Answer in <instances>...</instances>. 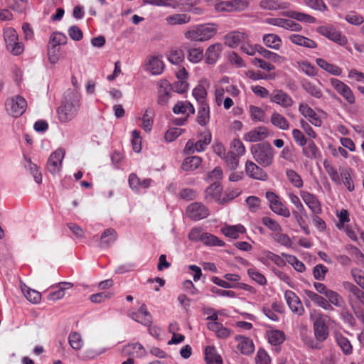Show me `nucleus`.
<instances>
[{"mask_svg":"<svg viewBox=\"0 0 364 364\" xmlns=\"http://www.w3.org/2000/svg\"><path fill=\"white\" fill-rule=\"evenodd\" d=\"M264 45L274 50H279L282 46V40L278 35L268 33L263 36Z\"/></svg>","mask_w":364,"mask_h":364,"instance_id":"obj_41","label":"nucleus"},{"mask_svg":"<svg viewBox=\"0 0 364 364\" xmlns=\"http://www.w3.org/2000/svg\"><path fill=\"white\" fill-rule=\"evenodd\" d=\"M288 38L293 44L296 46L307 48H316L317 47V43L314 41L299 34H290Z\"/></svg>","mask_w":364,"mask_h":364,"instance_id":"obj_27","label":"nucleus"},{"mask_svg":"<svg viewBox=\"0 0 364 364\" xmlns=\"http://www.w3.org/2000/svg\"><path fill=\"white\" fill-rule=\"evenodd\" d=\"M172 85L166 80H161L159 83L158 102L161 105H166L171 96Z\"/></svg>","mask_w":364,"mask_h":364,"instance_id":"obj_21","label":"nucleus"},{"mask_svg":"<svg viewBox=\"0 0 364 364\" xmlns=\"http://www.w3.org/2000/svg\"><path fill=\"white\" fill-rule=\"evenodd\" d=\"M190 20L191 17L186 14H175L166 18V22L169 26L186 24Z\"/></svg>","mask_w":364,"mask_h":364,"instance_id":"obj_40","label":"nucleus"},{"mask_svg":"<svg viewBox=\"0 0 364 364\" xmlns=\"http://www.w3.org/2000/svg\"><path fill=\"white\" fill-rule=\"evenodd\" d=\"M249 277L259 285H265L267 279L255 267H251L247 269Z\"/></svg>","mask_w":364,"mask_h":364,"instance_id":"obj_58","label":"nucleus"},{"mask_svg":"<svg viewBox=\"0 0 364 364\" xmlns=\"http://www.w3.org/2000/svg\"><path fill=\"white\" fill-rule=\"evenodd\" d=\"M268 341L271 345L279 346L285 340L284 333L279 330H270L267 332Z\"/></svg>","mask_w":364,"mask_h":364,"instance_id":"obj_44","label":"nucleus"},{"mask_svg":"<svg viewBox=\"0 0 364 364\" xmlns=\"http://www.w3.org/2000/svg\"><path fill=\"white\" fill-rule=\"evenodd\" d=\"M259 54L264 58L272 60L276 63H282L285 61V58L279 54L265 49L264 47L259 48Z\"/></svg>","mask_w":364,"mask_h":364,"instance_id":"obj_51","label":"nucleus"},{"mask_svg":"<svg viewBox=\"0 0 364 364\" xmlns=\"http://www.w3.org/2000/svg\"><path fill=\"white\" fill-rule=\"evenodd\" d=\"M168 60L173 64L178 65L184 59V54L182 50L178 48H171L166 53Z\"/></svg>","mask_w":364,"mask_h":364,"instance_id":"obj_47","label":"nucleus"},{"mask_svg":"<svg viewBox=\"0 0 364 364\" xmlns=\"http://www.w3.org/2000/svg\"><path fill=\"white\" fill-rule=\"evenodd\" d=\"M336 215L338 219V222L336 223V227L338 230H341L346 225H348V223L350 222V215L347 210L343 208L337 210Z\"/></svg>","mask_w":364,"mask_h":364,"instance_id":"obj_50","label":"nucleus"},{"mask_svg":"<svg viewBox=\"0 0 364 364\" xmlns=\"http://www.w3.org/2000/svg\"><path fill=\"white\" fill-rule=\"evenodd\" d=\"M251 151L255 160L262 166L267 167L272 164L274 150L269 143L255 144L252 146Z\"/></svg>","mask_w":364,"mask_h":364,"instance_id":"obj_5","label":"nucleus"},{"mask_svg":"<svg viewBox=\"0 0 364 364\" xmlns=\"http://www.w3.org/2000/svg\"><path fill=\"white\" fill-rule=\"evenodd\" d=\"M314 333L316 340L305 338V343L312 349H321V343L326 341L329 334L328 327L326 324V316L319 315L314 322Z\"/></svg>","mask_w":364,"mask_h":364,"instance_id":"obj_3","label":"nucleus"},{"mask_svg":"<svg viewBox=\"0 0 364 364\" xmlns=\"http://www.w3.org/2000/svg\"><path fill=\"white\" fill-rule=\"evenodd\" d=\"M345 289L349 291L348 300L349 305L358 319L364 324V291L350 282L343 284Z\"/></svg>","mask_w":364,"mask_h":364,"instance_id":"obj_2","label":"nucleus"},{"mask_svg":"<svg viewBox=\"0 0 364 364\" xmlns=\"http://www.w3.org/2000/svg\"><path fill=\"white\" fill-rule=\"evenodd\" d=\"M221 231L226 237L237 239L239 237L240 234H242L245 232V228L240 224L225 225L221 229Z\"/></svg>","mask_w":364,"mask_h":364,"instance_id":"obj_34","label":"nucleus"},{"mask_svg":"<svg viewBox=\"0 0 364 364\" xmlns=\"http://www.w3.org/2000/svg\"><path fill=\"white\" fill-rule=\"evenodd\" d=\"M272 237L274 241L279 243V245L287 247H291L292 242L291 238L288 235L282 233V231L277 232L273 235Z\"/></svg>","mask_w":364,"mask_h":364,"instance_id":"obj_62","label":"nucleus"},{"mask_svg":"<svg viewBox=\"0 0 364 364\" xmlns=\"http://www.w3.org/2000/svg\"><path fill=\"white\" fill-rule=\"evenodd\" d=\"M69 343L74 350H80L83 346L82 337L77 332H73L70 334Z\"/></svg>","mask_w":364,"mask_h":364,"instance_id":"obj_63","label":"nucleus"},{"mask_svg":"<svg viewBox=\"0 0 364 364\" xmlns=\"http://www.w3.org/2000/svg\"><path fill=\"white\" fill-rule=\"evenodd\" d=\"M328 272V268L323 264H316L313 269V276L315 279L323 281L325 279L326 274Z\"/></svg>","mask_w":364,"mask_h":364,"instance_id":"obj_64","label":"nucleus"},{"mask_svg":"<svg viewBox=\"0 0 364 364\" xmlns=\"http://www.w3.org/2000/svg\"><path fill=\"white\" fill-rule=\"evenodd\" d=\"M271 123L282 130H287L289 128L288 120L277 112H272L270 118Z\"/></svg>","mask_w":364,"mask_h":364,"instance_id":"obj_38","label":"nucleus"},{"mask_svg":"<svg viewBox=\"0 0 364 364\" xmlns=\"http://www.w3.org/2000/svg\"><path fill=\"white\" fill-rule=\"evenodd\" d=\"M117 238V233L114 229H107L101 236L100 245L102 247H109Z\"/></svg>","mask_w":364,"mask_h":364,"instance_id":"obj_46","label":"nucleus"},{"mask_svg":"<svg viewBox=\"0 0 364 364\" xmlns=\"http://www.w3.org/2000/svg\"><path fill=\"white\" fill-rule=\"evenodd\" d=\"M186 215L193 220H200L209 215V210L201 203H193L187 207Z\"/></svg>","mask_w":364,"mask_h":364,"instance_id":"obj_12","label":"nucleus"},{"mask_svg":"<svg viewBox=\"0 0 364 364\" xmlns=\"http://www.w3.org/2000/svg\"><path fill=\"white\" fill-rule=\"evenodd\" d=\"M208 327L214 331L218 338H226L230 335V331L218 322L208 323Z\"/></svg>","mask_w":364,"mask_h":364,"instance_id":"obj_45","label":"nucleus"},{"mask_svg":"<svg viewBox=\"0 0 364 364\" xmlns=\"http://www.w3.org/2000/svg\"><path fill=\"white\" fill-rule=\"evenodd\" d=\"M67 43L66 36L60 32H54L50 36L49 43L48 46L58 47Z\"/></svg>","mask_w":364,"mask_h":364,"instance_id":"obj_54","label":"nucleus"},{"mask_svg":"<svg viewBox=\"0 0 364 364\" xmlns=\"http://www.w3.org/2000/svg\"><path fill=\"white\" fill-rule=\"evenodd\" d=\"M212 136L209 131H205L200 135V139L196 141L198 152L203 151L211 142Z\"/></svg>","mask_w":364,"mask_h":364,"instance_id":"obj_49","label":"nucleus"},{"mask_svg":"<svg viewBox=\"0 0 364 364\" xmlns=\"http://www.w3.org/2000/svg\"><path fill=\"white\" fill-rule=\"evenodd\" d=\"M202 242L204 245L208 246L223 247L225 245L224 242L220 240L218 237L207 232H205L202 238Z\"/></svg>","mask_w":364,"mask_h":364,"instance_id":"obj_59","label":"nucleus"},{"mask_svg":"<svg viewBox=\"0 0 364 364\" xmlns=\"http://www.w3.org/2000/svg\"><path fill=\"white\" fill-rule=\"evenodd\" d=\"M193 96L199 105L208 104L206 102L207 91L203 85L196 86L193 90Z\"/></svg>","mask_w":364,"mask_h":364,"instance_id":"obj_53","label":"nucleus"},{"mask_svg":"<svg viewBox=\"0 0 364 364\" xmlns=\"http://www.w3.org/2000/svg\"><path fill=\"white\" fill-rule=\"evenodd\" d=\"M282 256L285 258V261L291 265L296 271L299 272L305 271L306 267L304 264L295 256L285 253H282Z\"/></svg>","mask_w":364,"mask_h":364,"instance_id":"obj_48","label":"nucleus"},{"mask_svg":"<svg viewBox=\"0 0 364 364\" xmlns=\"http://www.w3.org/2000/svg\"><path fill=\"white\" fill-rule=\"evenodd\" d=\"M145 71L149 73L152 75H161L165 68L164 63L162 60V55L159 54L149 55L146 58L144 65Z\"/></svg>","mask_w":364,"mask_h":364,"instance_id":"obj_9","label":"nucleus"},{"mask_svg":"<svg viewBox=\"0 0 364 364\" xmlns=\"http://www.w3.org/2000/svg\"><path fill=\"white\" fill-rule=\"evenodd\" d=\"M128 316L146 326H149L152 322L151 316L144 304H142L136 311L129 310Z\"/></svg>","mask_w":364,"mask_h":364,"instance_id":"obj_14","label":"nucleus"},{"mask_svg":"<svg viewBox=\"0 0 364 364\" xmlns=\"http://www.w3.org/2000/svg\"><path fill=\"white\" fill-rule=\"evenodd\" d=\"M196 120L201 126H205L209 122L210 108L208 104L199 105Z\"/></svg>","mask_w":364,"mask_h":364,"instance_id":"obj_43","label":"nucleus"},{"mask_svg":"<svg viewBox=\"0 0 364 364\" xmlns=\"http://www.w3.org/2000/svg\"><path fill=\"white\" fill-rule=\"evenodd\" d=\"M269 100L283 108H289L294 104L292 97L288 93L279 89H275L272 91Z\"/></svg>","mask_w":364,"mask_h":364,"instance_id":"obj_11","label":"nucleus"},{"mask_svg":"<svg viewBox=\"0 0 364 364\" xmlns=\"http://www.w3.org/2000/svg\"><path fill=\"white\" fill-rule=\"evenodd\" d=\"M218 29L215 23H205L193 26L187 30L184 36L191 41H205L213 38Z\"/></svg>","mask_w":364,"mask_h":364,"instance_id":"obj_4","label":"nucleus"},{"mask_svg":"<svg viewBox=\"0 0 364 364\" xmlns=\"http://www.w3.org/2000/svg\"><path fill=\"white\" fill-rule=\"evenodd\" d=\"M173 112L176 114H186L188 117L190 114L195 113L193 105L187 101H179L173 107Z\"/></svg>","mask_w":364,"mask_h":364,"instance_id":"obj_32","label":"nucleus"},{"mask_svg":"<svg viewBox=\"0 0 364 364\" xmlns=\"http://www.w3.org/2000/svg\"><path fill=\"white\" fill-rule=\"evenodd\" d=\"M300 196L304 203L314 215H319L321 213V204L315 195L306 191H301Z\"/></svg>","mask_w":364,"mask_h":364,"instance_id":"obj_13","label":"nucleus"},{"mask_svg":"<svg viewBox=\"0 0 364 364\" xmlns=\"http://www.w3.org/2000/svg\"><path fill=\"white\" fill-rule=\"evenodd\" d=\"M225 44L230 48H236L243 42L248 41V35L245 32L234 31L225 35Z\"/></svg>","mask_w":364,"mask_h":364,"instance_id":"obj_18","label":"nucleus"},{"mask_svg":"<svg viewBox=\"0 0 364 364\" xmlns=\"http://www.w3.org/2000/svg\"><path fill=\"white\" fill-rule=\"evenodd\" d=\"M48 59L50 63L55 65L60 59V48L56 46H48Z\"/></svg>","mask_w":364,"mask_h":364,"instance_id":"obj_60","label":"nucleus"},{"mask_svg":"<svg viewBox=\"0 0 364 364\" xmlns=\"http://www.w3.org/2000/svg\"><path fill=\"white\" fill-rule=\"evenodd\" d=\"M27 102L21 95H15L9 97L5 102L6 112L14 117L22 115L26 110Z\"/></svg>","mask_w":364,"mask_h":364,"instance_id":"obj_6","label":"nucleus"},{"mask_svg":"<svg viewBox=\"0 0 364 364\" xmlns=\"http://www.w3.org/2000/svg\"><path fill=\"white\" fill-rule=\"evenodd\" d=\"M284 16L291 18L292 19H295L296 21L308 23H313L316 21V19L314 17L302 13L299 11H289L284 13Z\"/></svg>","mask_w":364,"mask_h":364,"instance_id":"obj_42","label":"nucleus"},{"mask_svg":"<svg viewBox=\"0 0 364 364\" xmlns=\"http://www.w3.org/2000/svg\"><path fill=\"white\" fill-rule=\"evenodd\" d=\"M203 56V50L201 48H193L188 50V60L193 63H199Z\"/></svg>","mask_w":364,"mask_h":364,"instance_id":"obj_55","label":"nucleus"},{"mask_svg":"<svg viewBox=\"0 0 364 364\" xmlns=\"http://www.w3.org/2000/svg\"><path fill=\"white\" fill-rule=\"evenodd\" d=\"M299 112L315 127H320L322 124L321 119L315 111L306 103H301L299 106Z\"/></svg>","mask_w":364,"mask_h":364,"instance_id":"obj_24","label":"nucleus"},{"mask_svg":"<svg viewBox=\"0 0 364 364\" xmlns=\"http://www.w3.org/2000/svg\"><path fill=\"white\" fill-rule=\"evenodd\" d=\"M151 178L141 180L135 173H131L129 176V184L132 190L136 193H141L149 188L153 183Z\"/></svg>","mask_w":364,"mask_h":364,"instance_id":"obj_19","label":"nucleus"},{"mask_svg":"<svg viewBox=\"0 0 364 364\" xmlns=\"http://www.w3.org/2000/svg\"><path fill=\"white\" fill-rule=\"evenodd\" d=\"M73 284L70 282H60L57 285L50 287V291L47 295L48 301H55L63 298L65 291L71 289Z\"/></svg>","mask_w":364,"mask_h":364,"instance_id":"obj_15","label":"nucleus"},{"mask_svg":"<svg viewBox=\"0 0 364 364\" xmlns=\"http://www.w3.org/2000/svg\"><path fill=\"white\" fill-rule=\"evenodd\" d=\"M269 136V130L265 127H256L244 135V139L250 142L262 141Z\"/></svg>","mask_w":364,"mask_h":364,"instance_id":"obj_22","label":"nucleus"},{"mask_svg":"<svg viewBox=\"0 0 364 364\" xmlns=\"http://www.w3.org/2000/svg\"><path fill=\"white\" fill-rule=\"evenodd\" d=\"M304 89L311 96L316 98H321L323 95L321 89L315 84L310 82H304L303 84Z\"/></svg>","mask_w":364,"mask_h":364,"instance_id":"obj_61","label":"nucleus"},{"mask_svg":"<svg viewBox=\"0 0 364 364\" xmlns=\"http://www.w3.org/2000/svg\"><path fill=\"white\" fill-rule=\"evenodd\" d=\"M304 294L310 301L323 309L326 311L333 310V307L328 305L326 299L318 293L306 289L304 290Z\"/></svg>","mask_w":364,"mask_h":364,"instance_id":"obj_28","label":"nucleus"},{"mask_svg":"<svg viewBox=\"0 0 364 364\" xmlns=\"http://www.w3.org/2000/svg\"><path fill=\"white\" fill-rule=\"evenodd\" d=\"M223 188L219 182H213L205 190V199L209 201L222 203Z\"/></svg>","mask_w":364,"mask_h":364,"instance_id":"obj_23","label":"nucleus"},{"mask_svg":"<svg viewBox=\"0 0 364 364\" xmlns=\"http://www.w3.org/2000/svg\"><path fill=\"white\" fill-rule=\"evenodd\" d=\"M336 340L337 344L339 346L343 353L346 355L352 353V346L350 341L341 334L336 335Z\"/></svg>","mask_w":364,"mask_h":364,"instance_id":"obj_52","label":"nucleus"},{"mask_svg":"<svg viewBox=\"0 0 364 364\" xmlns=\"http://www.w3.org/2000/svg\"><path fill=\"white\" fill-rule=\"evenodd\" d=\"M317 31L321 35L341 46H344L348 42L346 36L333 26H320L318 28Z\"/></svg>","mask_w":364,"mask_h":364,"instance_id":"obj_10","label":"nucleus"},{"mask_svg":"<svg viewBox=\"0 0 364 364\" xmlns=\"http://www.w3.org/2000/svg\"><path fill=\"white\" fill-rule=\"evenodd\" d=\"M330 85L335 91L343 97V99L350 105L355 103V96L351 88L344 82L337 78H330Z\"/></svg>","mask_w":364,"mask_h":364,"instance_id":"obj_8","label":"nucleus"},{"mask_svg":"<svg viewBox=\"0 0 364 364\" xmlns=\"http://www.w3.org/2000/svg\"><path fill=\"white\" fill-rule=\"evenodd\" d=\"M26 164H25V167L29 170L30 173L33 176L35 181L37 183H41L42 182V175L38 171V166L33 164L30 159H26Z\"/></svg>","mask_w":364,"mask_h":364,"instance_id":"obj_57","label":"nucleus"},{"mask_svg":"<svg viewBox=\"0 0 364 364\" xmlns=\"http://www.w3.org/2000/svg\"><path fill=\"white\" fill-rule=\"evenodd\" d=\"M286 175L289 182L296 188H300L303 186L304 183L301 177L292 169H287Z\"/></svg>","mask_w":364,"mask_h":364,"instance_id":"obj_56","label":"nucleus"},{"mask_svg":"<svg viewBox=\"0 0 364 364\" xmlns=\"http://www.w3.org/2000/svg\"><path fill=\"white\" fill-rule=\"evenodd\" d=\"M316 63L317 65L325 70L328 73L334 75V76H340L342 74V68L338 66L337 65L332 64L325 59L323 58H316Z\"/></svg>","mask_w":364,"mask_h":364,"instance_id":"obj_31","label":"nucleus"},{"mask_svg":"<svg viewBox=\"0 0 364 364\" xmlns=\"http://www.w3.org/2000/svg\"><path fill=\"white\" fill-rule=\"evenodd\" d=\"M21 291L28 301L32 304H38L41 300V294L34 289L28 287L26 284L21 285Z\"/></svg>","mask_w":364,"mask_h":364,"instance_id":"obj_37","label":"nucleus"},{"mask_svg":"<svg viewBox=\"0 0 364 364\" xmlns=\"http://www.w3.org/2000/svg\"><path fill=\"white\" fill-rule=\"evenodd\" d=\"M302 147L303 155L309 159H316L321 155L318 147L312 140L308 141L307 144Z\"/></svg>","mask_w":364,"mask_h":364,"instance_id":"obj_36","label":"nucleus"},{"mask_svg":"<svg viewBox=\"0 0 364 364\" xmlns=\"http://www.w3.org/2000/svg\"><path fill=\"white\" fill-rule=\"evenodd\" d=\"M205 360L207 364H222V358L213 346H207L205 348Z\"/></svg>","mask_w":364,"mask_h":364,"instance_id":"obj_39","label":"nucleus"},{"mask_svg":"<svg viewBox=\"0 0 364 364\" xmlns=\"http://www.w3.org/2000/svg\"><path fill=\"white\" fill-rule=\"evenodd\" d=\"M245 172L249 177L256 180L266 181L268 178L267 173L251 161L246 162Z\"/></svg>","mask_w":364,"mask_h":364,"instance_id":"obj_20","label":"nucleus"},{"mask_svg":"<svg viewBox=\"0 0 364 364\" xmlns=\"http://www.w3.org/2000/svg\"><path fill=\"white\" fill-rule=\"evenodd\" d=\"M223 50L220 43H215L210 45L206 50L205 53V62L208 64H214L218 59Z\"/></svg>","mask_w":364,"mask_h":364,"instance_id":"obj_29","label":"nucleus"},{"mask_svg":"<svg viewBox=\"0 0 364 364\" xmlns=\"http://www.w3.org/2000/svg\"><path fill=\"white\" fill-rule=\"evenodd\" d=\"M64 156L65 151L62 149H57L50 156L47 162V168L51 173L55 174L60 171Z\"/></svg>","mask_w":364,"mask_h":364,"instance_id":"obj_16","label":"nucleus"},{"mask_svg":"<svg viewBox=\"0 0 364 364\" xmlns=\"http://www.w3.org/2000/svg\"><path fill=\"white\" fill-rule=\"evenodd\" d=\"M258 260L267 267L270 266L272 263L278 267L286 265V261L281 256L268 250L262 251L258 257Z\"/></svg>","mask_w":364,"mask_h":364,"instance_id":"obj_17","label":"nucleus"},{"mask_svg":"<svg viewBox=\"0 0 364 364\" xmlns=\"http://www.w3.org/2000/svg\"><path fill=\"white\" fill-rule=\"evenodd\" d=\"M235 340L238 342L237 348L241 353L250 355L254 352L255 346L250 338L242 336H237Z\"/></svg>","mask_w":364,"mask_h":364,"instance_id":"obj_26","label":"nucleus"},{"mask_svg":"<svg viewBox=\"0 0 364 364\" xmlns=\"http://www.w3.org/2000/svg\"><path fill=\"white\" fill-rule=\"evenodd\" d=\"M324 298L328 305L332 307L333 306L340 309L346 307V301L343 297L336 291L330 289Z\"/></svg>","mask_w":364,"mask_h":364,"instance_id":"obj_30","label":"nucleus"},{"mask_svg":"<svg viewBox=\"0 0 364 364\" xmlns=\"http://www.w3.org/2000/svg\"><path fill=\"white\" fill-rule=\"evenodd\" d=\"M80 94L76 91L68 90L62 105L58 108V119L61 122L71 121L77 114L80 106Z\"/></svg>","mask_w":364,"mask_h":364,"instance_id":"obj_1","label":"nucleus"},{"mask_svg":"<svg viewBox=\"0 0 364 364\" xmlns=\"http://www.w3.org/2000/svg\"><path fill=\"white\" fill-rule=\"evenodd\" d=\"M265 197L269 202V208L272 211L284 218H287L290 217L291 213L289 209L281 200L278 195L272 191H267Z\"/></svg>","mask_w":364,"mask_h":364,"instance_id":"obj_7","label":"nucleus"},{"mask_svg":"<svg viewBox=\"0 0 364 364\" xmlns=\"http://www.w3.org/2000/svg\"><path fill=\"white\" fill-rule=\"evenodd\" d=\"M248 113L250 119L255 122H266L267 115L264 110L255 105L248 107Z\"/></svg>","mask_w":364,"mask_h":364,"instance_id":"obj_33","label":"nucleus"},{"mask_svg":"<svg viewBox=\"0 0 364 364\" xmlns=\"http://www.w3.org/2000/svg\"><path fill=\"white\" fill-rule=\"evenodd\" d=\"M123 353L126 355L142 358L146 355V350L139 343H129L124 346Z\"/></svg>","mask_w":364,"mask_h":364,"instance_id":"obj_25","label":"nucleus"},{"mask_svg":"<svg viewBox=\"0 0 364 364\" xmlns=\"http://www.w3.org/2000/svg\"><path fill=\"white\" fill-rule=\"evenodd\" d=\"M201 162L202 159L200 156H188L183 160L181 168L185 171H193L200 166Z\"/></svg>","mask_w":364,"mask_h":364,"instance_id":"obj_35","label":"nucleus"}]
</instances>
